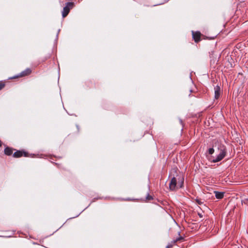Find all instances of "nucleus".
<instances>
[{
  "label": "nucleus",
  "mask_w": 248,
  "mask_h": 248,
  "mask_svg": "<svg viewBox=\"0 0 248 248\" xmlns=\"http://www.w3.org/2000/svg\"><path fill=\"white\" fill-rule=\"evenodd\" d=\"M184 178L182 176L177 175L173 177L169 183V189L171 191H175L179 188L183 187Z\"/></svg>",
  "instance_id": "f257e3e1"
},
{
  "label": "nucleus",
  "mask_w": 248,
  "mask_h": 248,
  "mask_svg": "<svg viewBox=\"0 0 248 248\" xmlns=\"http://www.w3.org/2000/svg\"><path fill=\"white\" fill-rule=\"evenodd\" d=\"M218 149L220 151V153L216 159L213 160V162H217L221 160L226 155V149L223 145L220 144Z\"/></svg>",
  "instance_id": "f03ea898"
},
{
  "label": "nucleus",
  "mask_w": 248,
  "mask_h": 248,
  "mask_svg": "<svg viewBox=\"0 0 248 248\" xmlns=\"http://www.w3.org/2000/svg\"><path fill=\"white\" fill-rule=\"evenodd\" d=\"M74 5V2H69L66 3V5L64 7L62 11V16L63 18L65 17L69 13V11L72 9Z\"/></svg>",
  "instance_id": "7ed1b4c3"
},
{
  "label": "nucleus",
  "mask_w": 248,
  "mask_h": 248,
  "mask_svg": "<svg viewBox=\"0 0 248 248\" xmlns=\"http://www.w3.org/2000/svg\"><path fill=\"white\" fill-rule=\"evenodd\" d=\"M31 72V70L30 68H27L24 71L22 72L19 75H17L15 77L10 78L9 79H15L16 78H21L29 75Z\"/></svg>",
  "instance_id": "20e7f679"
},
{
  "label": "nucleus",
  "mask_w": 248,
  "mask_h": 248,
  "mask_svg": "<svg viewBox=\"0 0 248 248\" xmlns=\"http://www.w3.org/2000/svg\"><path fill=\"white\" fill-rule=\"evenodd\" d=\"M192 37L196 43H198L201 41L202 34L200 31H192Z\"/></svg>",
  "instance_id": "39448f33"
},
{
  "label": "nucleus",
  "mask_w": 248,
  "mask_h": 248,
  "mask_svg": "<svg viewBox=\"0 0 248 248\" xmlns=\"http://www.w3.org/2000/svg\"><path fill=\"white\" fill-rule=\"evenodd\" d=\"M27 155V153L25 152L22 151H17L14 153L13 156L15 158H18L22 157L23 155L26 156Z\"/></svg>",
  "instance_id": "423d86ee"
},
{
  "label": "nucleus",
  "mask_w": 248,
  "mask_h": 248,
  "mask_svg": "<svg viewBox=\"0 0 248 248\" xmlns=\"http://www.w3.org/2000/svg\"><path fill=\"white\" fill-rule=\"evenodd\" d=\"M220 87L218 86H217L215 88V98L216 99H218L220 96Z\"/></svg>",
  "instance_id": "0eeeda50"
},
{
  "label": "nucleus",
  "mask_w": 248,
  "mask_h": 248,
  "mask_svg": "<svg viewBox=\"0 0 248 248\" xmlns=\"http://www.w3.org/2000/svg\"><path fill=\"white\" fill-rule=\"evenodd\" d=\"M13 150L10 147H6L4 149V154L7 155H10L13 153Z\"/></svg>",
  "instance_id": "6e6552de"
},
{
  "label": "nucleus",
  "mask_w": 248,
  "mask_h": 248,
  "mask_svg": "<svg viewBox=\"0 0 248 248\" xmlns=\"http://www.w3.org/2000/svg\"><path fill=\"white\" fill-rule=\"evenodd\" d=\"M216 197L218 199H221L223 198L224 196V192H220L217 191H215Z\"/></svg>",
  "instance_id": "1a4fd4ad"
},
{
  "label": "nucleus",
  "mask_w": 248,
  "mask_h": 248,
  "mask_svg": "<svg viewBox=\"0 0 248 248\" xmlns=\"http://www.w3.org/2000/svg\"><path fill=\"white\" fill-rule=\"evenodd\" d=\"M5 86V82L0 81V90H2Z\"/></svg>",
  "instance_id": "9d476101"
},
{
  "label": "nucleus",
  "mask_w": 248,
  "mask_h": 248,
  "mask_svg": "<svg viewBox=\"0 0 248 248\" xmlns=\"http://www.w3.org/2000/svg\"><path fill=\"white\" fill-rule=\"evenodd\" d=\"M184 239V237L182 236H179L176 239L174 240V243H176L178 241H182Z\"/></svg>",
  "instance_id": "9b49d317"
},
{
  "label": "nucleus",
  "mask_w": 248,
  "mask_h": 248,
  "mask_svg": "<svg viewBox=\"0 0 248 248\" xmlns=\"http://www.w3.org/2000/svg\"><path fill=\"white\" fill-rule=\"evenodd\" d=\"M209 153L211 155L213 154L214 152V149L213 148H210L209 149Z\"/></svg>",
  "instance_id": "f8f14e48"
},
{
  "label": "nucleus",
  "mask_w": 248,
  "mask_h": 248,
  "mask_svg": "<svg viewBox=\"0 0 248 248\" xmlns=\"http://www.w3.org/2000/svg\"><path fill=\"white\" fill-rule=\"evenodd\" d=\"M196 202L199 204H202V202L200 200L197 199Z\"/></svg>",
  "instance_id": "ddd939ff"
},
{
  "label": "nucleus",
  "mask_w": 248,
  "mask_h": 248,
  "mask_svg": "<svg viewBox=\"0 0 248 248\" xmlns=\"http://www.w3.org/2000/svg\"><path fill=\"white\" fill-rule=\"evenodd\" d=\"M147 200H150L152 199V197L151 196H148L147 197Z\"/></svg>",
  "instance_id": "4468645a"
},
{
  "label": "nucleus",
  "mask_w": 248,
  "mask_h": 248,
  "mask_svg": "<svg viewBox=\"0 0 248 248\" xmlns=\"http://www.w3.org/2000/svg\"><path fill=\"white\" fill-rule=\"evenodd\" d=\"M199 215L200 216V217H202V215H201V214H199Z\"/></svg>",
  "instance_id": "2eb2a0df"
},
{
  "label": "nucleus",
  "mask_w": 248,
  "mask_h": 248,
  "mask_svg": "<svg viewBox=\"0 0 248 248\" xmlns=\"http://www.w3.org/2000/svg\"><path fill=\"white\" fill-rule=\"evenodd\" d=\"M237 248H243L242 247H238Z\"/></svg>",
  "instance_id": "dca6fc26"
},
{
  "label": "nucleus",
  "mask_w": 248,
  "mask_h": 248,
  "mask_svg": "<svg viewBox=\"0 0 248 248\" xmlns=\"http://www.w3.org/2000/svg\"><path fill=\"white\" fill-rule=\"evenodd\" d=\"M170 246H167V248H170Z\"/></svg>",
  "instance_id": "f3484780"
}]
</instances>
